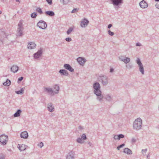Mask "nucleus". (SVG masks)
<instances>
[{
    "label": "nucleus",
    "instance_id": "nucleus-1",
    "mask_svg": "<svg viewBox=\"0 0 159 159\" xmlns=\"http://www.w3.org/2000/svg\"><path fill=\"white\" fill-rule=\"evenodd\" d=\"M101 85L98 82H95L93 84V93L96 96V100L100 102L103 101L104 96L102 94L101 89Z\"/></svg>",
    "mask_w": 159,
    "mask_h": 159
},
{
    "label": "nucleus",
    "instance_id": "nucleus-2",
    "mask_svg": "<svg viewBox=\"0 0 159 159\" xmlns=\"http://www.w3.org/2000/svg\"><path fill=\"white\" fill-rule=\"evenodd\" d=\"M143 121L140 118L136 119L133 123V129L136 131H138L142 129Z\"/></svg>",
    "mask_w": 159,
    "mask_h": 159
},
{
    "label": "nucleus",
    "instance_id": "nucleus-3",
    "mask_svg": "<svg viewBox=\"0 0 159 159\" xmlns=\"http://www.w3.org/2000/svg\"><path fill=\"white\" fill-rule=\"evenodd\" d=\"M98 81L100 82L102 84L103 86H106L109 83V79L108 77L102 74L98 75L97 78Z\"/></svg>",
    "mask_w": 159,
    "mask_h": 159
},
{
    "label": "nucleus",
    "instance_id": "nucleus-4",
    "mask_svg": "<svg viewBox=\"0 0 159 159\" xmlns=\"http://www.w3.org/2000/svg\"><path fill=\"white\" fill-rule=\"evenodd\" d=\"M136 62L138 65L139 71L142 74L144 75V69L140 59L139 58H137Z\"/></svg>",
    "mask_w": 159,
    "mask_h": 159
},
{
    "label": "nucleus",
    "instance_id": "nucleus-5",
    "mask_svg": "<svg viewBox=\"0 0 159 159\" xmlns=\"http://www.w3.org/2000/svg\"><path fill=\"white\" fill-rule=\"evenodd\" d=\"M118 58L120 61L124 62L125 64L129 63L130 61L129 58L127 57L125 55H120L118 57Z\"/></svg>",
    "mask_w": 159,
    "mask_h": 159
},
{
    "label": "nucleus",
    "instance_id": "nucleus-6",
    "mask_svg": "<svg viewBox=\"0 0 159 159\" xmlns=\"http://www.w3.org/2000/svg\"><path fill=\"white\" fill-rule=\"evenodd\" d=\"M8 136L2 134L0 136V142L3 145H6L8 141Z\"/></svg>",
    "mask_w": 159,
    "mask_h": 159
},
{
    "label": "nucleus",
    "instance_id": "nucleus-7",
    "mask_svg": "<svg viewBox=\"0 0 159 159\" xmlns=\"http://www.w3.org/2000/svg\"><path fill=\"white\" fill-rule=\"evenodd\" d=\"M37 26L41 29L44 30L46 28L47 25L45 21L43 20H40L37 23Z\"/></svg>",
    "mask_w": 159,
    "mask_h": 159
},
{
    "label": "nucleus",
    "instance_id": "nucleus-8",
    "mask_svg": "<svg viewBox=\"0 0 159 159\" xmlns=\"http://www.w3.org/2000/svg\"><path fill=\"white\" fill-rule=\"evenodd\" d=\"M113 96L111 93H107L104 96V98L106 101L108 102H111L113 100Z\"/></svg>",
    "mask_w": 159,
    "mask_h": 159
},
{
    "label": "nucleus",
    "instance_id": "nucleus-9",
    "mask_svg": "<svg viewBox=\"0 0 159 159\" xmlns=\"http://www.w3.org/2000/svg\"><path fill=\"white\" fill-rule=\"evenodd\" d=\"M45 92L48 93L50 95L52 96L55 95L52 89L49 87H45L44 88Z\"/></svg>",
    "mask_w": 159,
    "mask_h": 159
},
{
    "label": "nucleus",
    "instance_id": "nucleus-10",
    "mask_svg": "<svg viewBox=\"0 0 159 159\" xmlns=\"http://www.w3.org/2000/svg\"><path fill=\"white\" fill-rule=\"evenodd\" d=\"M75 153L73 151H70L66 155V159H74Z\"/></svg>",
    "mask_w": 159,
    "mask_h": 159
},
{
    "label": "nucleus",
    "instance_id": "nucleus-11",
    "mask_svg": "<svg viewBox=\"0 0 159 159\" xmlns=\"http://www.w3.org/2000/svg\"><path fill=\"white\" fill-rule=\"evenodd\" d=\"M114 5L118 6L123 3V0H110Z\"/></svg>",
    "mask_w": 159,
    "mask_h": 159
},
{
    "label": "nucleus",
    "instance_id": "nucleus-12",
    "mask_svg": "<svg viewBox=\"0 0 159 159\" xmlns=\"http://www.w3.org/2000/svg\"><path fill=\"white\" fill-rule=\"evenodd\" d=\"M89 21L85 18L83 19L81 22L80 26L82 27H86L89 23Z\"/></svg>",
    "mask_w": 159,
    "mask_h": 159
},
{
    "label": "nucleus",
    "instance_id": "nucleus-13",
    "mask_svg": "<svg viewBox=\"0 0 159 159\" xmlns=\"http://www.w3.org/2000/svg\"><path fill=\"white\" fill-rule=\"evenodd\" d=\"M77 61L79 64L82 66H84L86 60L85 58L79 57L77 59Z\"/></svg>",
    "mask_w": 159,
    "mask_h": 159
},
{
    "label": "nucleus",
    "instance_id": "nucleus-14",
    "mask_svg": "<svg viewBox=\"0 0 159 159\" xmlns=\"http://www.w3.org/2000/svg\"><path fill=\"white\" fill-rule=\"evenodd\" d=\"M140 7L142 8H145L148 7V5L144 0L140 2L139 3Z\"/></svg>",
    "mask_w": 159,
    "mask_h": 159
},
{
    "label": "nucleus",
    "instance_id": "nucleus-15",
    "mask_svg": "<svg viewBox=\"0 0 159 159\" xmlns=\"http://www.w3.org/2000/svg\"><path fill=\"white\" fill-rule=\"evenodd\" d=\"M63 67L65 69L69 70L71 72L74 71V69L69 64H66L64 65Z\"/></svg>",
    "mask_w": 159,
    "mask_h": 159
},
{
    "label": "nucleus",
    "instance_id": "nucleus-16",
    "mask_svg": "<svg viewBox=\"0 0 159 159\" xmlns=\"http://www.w3.org/2000/svg\"><path fill=\"white\" fill-rule=\"evenodd\" d=\"M48 109L50 112H52L54 111V108L52 104L51 103L48 104Z\"/></svg>",
    "mask_w": 159,
    "mask_h": 159
},
{
    "label": "nucleus",
    "instance_id": "nucleus-17",
    "mask_svg": "<svg viewBox=\"0 0 159 159\" xmlns=\"http://www.w3.org/2000/svg\"><path fill=\"white\" fill-rule=\"evenodd\" d=\"M36 46V44L34 42H30L29 43L28 45V48L30 49L35 48Z\"/></svg>",
    "mask_w": 159,
    "mask_h": 159
},
{
    "label": "nucleus",
    "instance_id": "nucleus-18",
    "mask_svg": "<svg viewBox=\"0 0 159 159\" xmlns=\"http://www.w3.org/2000/svg\"><path fill=\"white\" fill-rule=\"evenodd\" d=\"M53 89L54 90L53 92L54 94H57L59 93L60 89L59 87L57 84H55L53 86Z\"/></svg>",
    "mask_w": 159,
    "mask_h": 159
},
{
    "label": "nucleus",
    "instance_id": "nucleus-19",
    "mask_svg": "<svg viewBox=\"0 0 159 159\" xmlns=\"http://www.w3.org/2000/svg\"><path fill=\"white\" fill-rule=\"evenodd\" d=\"M42 54V50H39L36 53H35L34 54V57L35 59H37L39 58L41 56Z\"/></svg>",
    "mask_w": 159,
    "mask_h": 159
},
{
    "label": "nucleus",
    "instance_id": "nucleus-20",
    "mask_svg": "<svg viewBox=\"0 0 159 159\" xmlns=\"http://www.w3.org/2000/svg\"><path fill=\"white\" fill-rule=\"evenodd\" d=\"M59 72L61 75L67 76L69 75L68 72L66 70L64 69L60 70L59 71Z\"/></svg>",
    "mask_w": 159,
    "mask_h": 159
},
{
    "label": "nucleus",
    "instance_id": "nucleus-21",
    "mask_svg": "<svg viewBox=\"0 0 159 159\" xmlns=\"http://www.w3.org/2000/svg\"><path fill=\"white\" fill-rule=\"evenodd\" d=\"M24 28H18L17 30V36H21L23 35V31Z\"/></svg>",
    "mask_w": 159,
    "mask_h": 159
},
{
    "label": "nucleus",
    "instance_id": "nucleus-22",
    "mask_svg": "<svg viewBox=\"0 0 159 159\" xmlns=\"http://www.w3.org/2000/svg\"><path fill=\"white\" fill-rule=\"evenodd\" d=\"M18 69L19 68L16 65H14L11 67V70L12 72L16 73L18 70Z\"/></svg>",
    "mask_w": 159,
    "mask_h": 159
},
{
    "label": "nucleus",
    "instance_id": "nucleus-23",
    "mask_svg": "<svg viewBox=\"0 0 159 159\" xmlns=\"http://www.w3.org/2000/svg\"><path fill=\"white\" fill-rule=\"evenodd\" d=\"M20 136L21 138L27 139L28 137V133L26 131H24L21 133Z\"/></svg>",
    "mask_w": 159,
    "mask_h": 159
},
{
    "label": "nucleus",
    "instance_id": "nucleus-24",
    "mask_svg": "<svg viewBox=\"0 0 159 159\" xmlns=\"http://www.w3.org/2000/svg\"><path fill=\"white\" fill-rule=\"evenodd\" d=\"M18 148L20 151H22L25 150L26 146L25 145L23 144L21 145L18 144Z\"/></svg>",
    "mask_w": 159,
    "mask_h": 159
},
{
    "label": "nucleus",
    "instance_id": "nucleus-25",
    "mask_svg": "<svg viewBox=\"0 0 159 159\" xmlns=\"http://www.w3.org/2000/svg\"><path fill=\"white\" fill-rule=\"evenodd\" d=\"M124 152L128 155L131 154L132 153V151L128 148H125L124 150Z\"/></svg>",
    "mask_w": 159,
    "mask_h": 159
},
{
    "label": "nucleus",
    "instance_id": "nucleus-26",
    "mask_svg": "<svg viewBox=\"0 0 159 159\" xmlns=\"http://www.w3.org/2000/svg\"><path fill=\"white\" fill-rule=\"evenodd\" d=\"M45 14L46 15L49 16H53L55 15V13L53 11H47L45 12Z\"/></svg>",
    "mask_w": 159,
    "mask_h": 159
},
{
    "label": "nucleus",
    "instance_id": "nucleus-27",
    "mask_svg": "<svg viewBox=\"0 0 159 159\" xmlns=\"http://www.w3.org/2000/svg\"><path fill=\"white\" fill-rule=\"evenodd\" d=\"M21 112L22 111L20 110H18L14 114V116L15 117H17L19 116H20Z\"/></svg>",
    "mask_w": 159,
    "mask_h": 159
},
{
    "label": "nucleus",
    "instance_id": "nucleus-28",
    "mask_svg": "<svg viewBox=\"0 0 159 159\" xmlns=\"http://www.w3.org/2000/svg\"><path fill=\"white\" fill-rule=\"evenodd\" d=\"M11 84L10 80L8 79H7L6 81L3 83V84L6 86H9Z\"/></svg>",
    "mask_w": 159,
    "mask_h": 159
},
{
    "label": "nucleus",
    "instance_id": "nucleus-29",
    "mask_svg": "<svg viewBox=\"0 0 159 159\" xmlns=\"http://www.w3.org/2000/svg\"><path fill=\"white\" fill-rule=\"evenodd\" d=\"M76 142L78 143H80L81 144L84 143V141H83L82 139L80 137L76 139Z\"/></svg>",
    "mask_w": 159,
    "mask_h": 159
},
{
    "label": "nucleus",
    "instance_id": "nucleus-30",
    "mask_svg": "<svg viewBox=\"0 0 159 159\" xmlns=\"http://www.w3.org/2000/svg\"><path fill=\"white\" fill-rule=\"evenodd\" d=\"M24 91V90L23 88H22L20 90L16 91L15 93L17 94H22L23 93Z\"/></svg>",
    "mask_w": 159,
    "mask_h": 159
},
{
    "label": "nucleus",
    "instance_id": "nucleus-31",
    "mask_svg": "<svg viewBox=\"0 0 159 159\" xmlns=\"http://www.w3.org/2000/svg\"><path fill=\"white\" fill-rule=\"evenodd\" d=\"M61 3L64 4H66L69 2L70 0H60Z\"/></svg>",
    "mask_w": 159,
    "mask_h": 159
},
{
    "label": "nucleus",
    "instance_id": "nucleus-32",
    "mask_svg": "<svg viewBox=\"0 0 159 159\" xmlns=\"http://www.w3.org/2000/svg\"><path fill=\"white\" fill-rule=\"evenodd\" d=\"M73 28L72 27H70L69 28L67 31V34H70L71 32L73 30Z\"/></svg>",
    "mask_w": 159,
    "mask_h": 159
},
{
    "label": "nucleus",
    "instance_id": "nucleus-33",
    "mask_svg": "<svg viewBox=\"0 0 159 159\" xmlns=\"http://www.w3.org/2000/svg\"><path fill=\"white\" fill-rule=\"evenodd\" d=\"M18 27L19 28H24L23 27V24L22 22L20 21L18 24Z\"/></svg>",
    "mask_w": 159,
    "mask_h": 159
},
{
    "label": "nucleus",
    "instance_id": "nucleus-34",
    "mask_svg": "<svg viewBox=\"0 0 159 159\" xmlns=\"http://www.w3.org/2000/svg\"><path fill=\"white\" fill-rule=\"evenodd\" d=\"M36 11L39 13L40 14H43V11L40 7H38L36 9Z\"/></svg>",
    "mask_w": 159,
    "mask_h": 159
},
{
    "label": "nucleus",
    "instance_id": "nucleus-35",
    "mask_svg": "<svg viewBox=\"0 0 159 159\" xmlns=\"http://www.w3.org/2000/svg\"><path fill=\"white\" fill-rule=\"evenodd\" d=\"M37 15V14L36 12H34L31 15V17L33 18H35L36 17Z\"/></svg>",
    "mask_w": 159,
    "mask_h": 159
},
{
    "label": "nucleus",
    "instance_id": "nucleus-36",
    "mask_svg": "<svg viewBox=\"0 0 159 159\" xmlns=\"http://www.w3.org/2000/svg\"><path fill=\"white\" fill-rule=\"evenodd\" d=\"M133 65L131 64H128V65H126V67L128 69H132L133 68Z\"/></svg>",
    "mask_w": 159,
    "mask_h": 159
},
{
    "label": "nucleus",
    "instance_id": "nucleus-37",
    "mask_svg": "<svg viewBox=\"0 0 159 159\" xmlns=\"http://www.w3.org/2000/svg\"><path fill=\"white\" fill-rule=\"evenodd\" d=\"M81 138L82 140H85L87 138L86 135L84 134H82V135H81Z\"/></svg>",
    "mask_w": 159,
    "mask_h": 159
},
{
    "label": "nucleus",
    "instance_id": "nucleus-38",
    "mask_svg": "<svg viewBox=\"0 0 159 159\" xmlns=\"http://www.w3.org/2000/svg\"><path fill=\"white\" fill-rule=\"evenodd\" d=\"M147 151V149H142V152L143 156H145L146 155V152Z\"/></svg>",
    "mask_w": 159,
    "mask_h": 159
},
{
    "label": "nucleus",
    "instance_id": "nucleus-39",
    "mask_svg": "<svg viewBox=\"0 0 159 159\" xmlns=\"http://www.w3.org/2000/svg\"><path fill=\"white\" fill-rule=\"evenodd\" d=\"M108 34L111 36H113L114 35V33L113 32H111L110 30H109L108 31Z\"/></svg>",
    "mask_w": 159,
    "mask_h": 159
},
{
    "label": "nucleus",
    "instance_id": "nucleus-40",
    "mask_svg": "<svg viewBox=\"0 0 159 159\" xmlns=\"http://www.w3.org/2000/svg\"><path fill=\"white\" fill-rule=\"evenodd\" d=\"M118 139H119V140H120V139L121 138H123L124 137V135L123 134H120L119 135H118Z\"/></svg>",
    "mask_w": 159,
    "mask_h": 159
},
{
    "label": "nucleus",
    "instance_id": "nucleus-41",
    "mask_svg": "<svg viewBox=\"0 0 159 159\" xmlns=\"http://www.w3.org/2000/svg\"><path fill=\"white\" fill-rule=\"evenodd\" d=\"M125 146V144L123 143L120 145L118 146L117 148V150H119L120 148H122Z\"/></svg>",
    "mask_w": 159,
    "mask_h": 159
},
{
    "label": "nucleus",
    "instance_id": "nucleus-42",
    "mask_svg": "<svg viewBox=\"0 0 159 159\" xmlns=\"http://www.w3.org/2000/svg\"><path fill=\"white\" fill-rule=\"evenodd\" d=\"M79 10L78 8H75L73 9L72 11H71L72 13H75L78 11Z\"/></svg>",
    "mask_w": 159,
    "mask_h": 159
},
{
    "label": "nucleus",
    "instance_id": "nucleus-43",
    "mask_svg": "<svg viewBox=\"0 0 159 159\" xmlns=\"http://www.w3.org/2000/svg\"><path fill=\"white\" fill-rule=\"evenodd\" d=\"M136 141V139L134 137L132 138L131 139V142L132 143H135Z\"/></svg>",
    "mask_w": 159,
    "mask_h": 159
},
{
    "label": "nucleus",
    "instance_id": "nucleus-44",
    "mask_svg": "<svg viewBox=\"0 0 159 159\" xmlns=\"http://www.w3.org/2000/svg\"><path fill=\"white\" fill-rule=\"evenodd\" d=\"M23 77H21L18 79V83H19L23 79Z\"/></svg>",
    "mask_w": 159,
    "mask_h": 159
},
{
    "label": "nucleus",
    "instance_id": "nucleus-45",
    "mask_svg": "<svg viewBox=\"0 0 159 159\" xmlns=\"http://www.w3.org/2000/svg\"><path fill=\"white\" fill-rule=\"evenodd\" d=\"M118 136L117 135H114V136H113V138L115 140L117 139V140H119V139H118Z\"/></svg>",
    "mask_w": 159,
    "mask_h": 159
},
{
    "label": "nucleus",
    "instance_id": "nucleus-46",
    "mask_svg": "<svg viewBox=\"0 0 159 159\" xmlns=\"http://www.w3.org/2000/svg\"><path fill=\"white\" fill-rule=\"evenodd\" d=\"M38 146L41 148L43 146V142H41L39 144H38Z\"/></svg>",
    "mask_w": 159,
    "mask_h": 159
},
{
    "label": "nucleus",
    "instance_id": "nucleus-47",
    "mask_svg": "<svg viewBox=\"0 0 159 159\" xmlns=\"http://www.w3.org/2000/svg\"><path fill=\"white\" fill-rule=\"evenodd\" d=\"M48 3L49 5H51L52 3V0H46Z\"/></svg>",
    "mask_w": 159,
    "mask_h": 159
},
{
    "label": "nucleus",
    "instance_id": "nucleus-48",
    "mask_svg": "<svg viewBox=\"0 0 159 159\" xmlns=\"http://www.w3.org/2000/svg\"><path fill=\"white\" fill-rule=\"evenodd\" d=\"M65 40L67 42H70L72 40L71 38L69 37L66 38Z\"/></svg>",
    "mask_w": 159,
    "mask_h": 159
},
{
    "label": "nucleus",
    "instance_id": "nucleus-49",
    "mask_svg": "<svg viewBox=\"0 0 159 159\" xmlns=\"http://www.w3.org/2000/svg\"><path fill=\"white\" fill-rule=\"evenodd\" d=\"M5 158V156L4 155L1 154L0 155V159H4Z\"/></svg>",
    "mask_w": 159,
    "mask_h": 159
},
{
    "label": "nucleus",
    "instance_id": "nucleus-50",
    "mask_svg": "<svg viewBox=\"0 0 159 159\" xmlns=\"http://www.w3.org/2000/svg\"><path fill=\"white\" fill-rule=\"evenodd\" d=\"M136 45L137 46H142L141 44L139 43H136Z\"/></svg>",
    "mask_w": 159,
    "mask_h": 159
},
{
    "label": "nucleus",
    "instance_id": "nucleus-51",
    "mask_svg": "<svg viewBox=\"0 0 159 159\" xmlns=\"http://www.w3.org/2000/svg\"><path fill=\"white\" fill-rule=\"evenodd\" d=\"M114 71V70L112 68H111L110 70V72L111 73H112Z\"/></svg>",
    "mask_w": 159,
    "mask_h": 159
},
{
    "label": "nucleus",
    "instance_id": "nucleus-52",
    "mask_svg": "<svg viewBox=\"0 0 159 159\" xmlns=\"http://www.w3.org/2000/svg\"><path fill=\"white\" fill-rule=\"evenodd\" d=\"M88 144L89 145V146H91V147H93V144H92V143L90 142H88Z\"/></svg>",
    "mask_w": 159,
    "mask_h": 159
},
{
    "label": "nucleus",
    "instance_id": "nucleus-53",
    "mask_svg": "<svg viewBox=\"0 0 159 159\" xmlns=\"http://www.w3.org/2000/svg\"><path fill=\"white\" fill-rule=\"evenodd\" d=\"M112 26V25L111 24H109L108 26V28L110 29Z\"/></svg>",
    "mask_w": 159,
    "mask_h": 159
},
{
    "label": "nucleus",
    "instance_id": "nucleus-54",
    "mask_svg": "<svg viewBox=\"0 0 159 159\" xmlns=\"http://www.w3.org/2000/svg\"><path fill=\"white\" fill-rule=\"evenodd\" d=\"M79 129H83V127L82 126H80L79 127Z\"/></svg>",
    "mask_w": 159,
    "mask_h": 159
},
{
    "label": "nucleus",
    "instance_id": "nucleus-55",
    "mask_svg": "<svg viewBox=\"0 0 159 159\" xmlns=\"http://www.w3.org/2000/svg\"><path fill=\"white\" fill-rule=\"evenodd\" d=\"M156 7L157 8L159 9V5H156Z\"/></svg>",
    "mask_w": 159,
    "mask_h": 159
},
{
    "label": "nucleus",
    "instance_id": "nucleus-56",
    "mask_svg": "<svg viewBox=\"0 0 159 159\" xmlns=\"http://www.w3.org/2000/svg\"><path fill=\"white\" fill-rule=\"evenodd\" d=\"M16 2H19V3H20V1L19 0H16Z\"/></svg>",
    "mask_w": 159,
    "mask_h": 159
},
{
    "label": "nucleus",
    "instance_id": "nucleus-57",
    "mask_svg": "<svg viewBox=\"0 0 159 159\" xmlns=\"http://www.w3.org/2000/svg\"><path fill=\"white\" fill-rule=\"evenodd\" d=\"M158 110L159 111V104L158 105Z\"/></svg>",
    "mask_w": 159,
    "mask_h": 159
},
{
    "label": "nucleus",
    "instance_id": "nucleus-58",
    "mask_svg": "<svg viewBox=\"0 0 159 159\" xmlns=\"http://www.w3.org/2000/svg\"><path fill=\"white\" fill-rule=\"evenodd\" d=\"M156 2H159V0H155Z\"/></svg>",
    "mask_w": 159,
    "mask_h": 159
},
{
    "label": "nucleus",
    "instance_id": "nucleus-59",
    "mask_svg": "<svg viewBox=\"0 0 159 159\" xmlns=\"http://www.w3.org/2000/svg\"><path fill=\"white\" fill-rule=\"evenodd\" d=\"M157 128H158L159 129V125H158L157 126Z\"/></svg>",
    "mask_w": 159,
    "mask_h": 159
},
{
    "label": "nucleus",
    "instance_id": "nucleus-60",
    "mask_svg": "<svg viewBox=\"0 0 159 159\" xmlns=\"http://www.w3.org/2000/svg\"><path fill=\"white\" fill-rule=\"evenodd\" d=\"M2 13V11H0V14H1V13Z\"/></svg>",
    "mask_w": 159,
    "mask_h": 159
},
{
    "label": "nucleus",
    "instance_id": "nucleus-61",
    "mask_svg": "<svg viewBox=\"0 0 159 159\" xmlns=\"http://www.w3.org/2000/svg\"><path fill=\"white\" fill-rule=\"evenodd\" d=\"M148 155H149V154H148V155H147V158H148Z\"/></svg>",
    "mask_w": 159,
    "mask_h": 159
}]
</instances>
